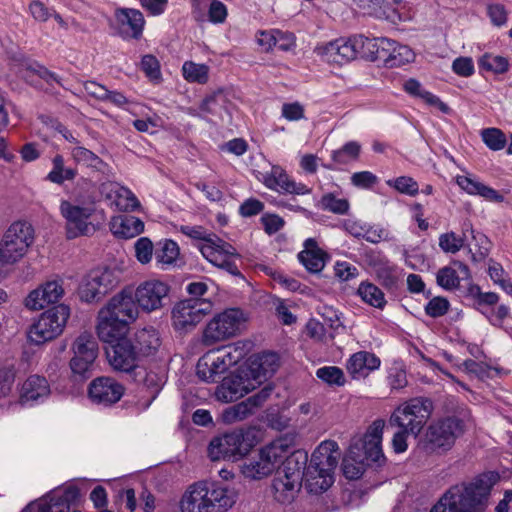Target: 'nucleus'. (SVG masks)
<instances>
[{"mask_svg": "<svg viewBox=\"0 0 512 512\" xmlns=\"http://www.w3.org/2000/svg\"><path fill=\"white\" fill-rule=\"evenodd\" d=\"M300 486L301 484L295 483V478L290 479L278 473L272 481L271 489L274 499L285 504L292 502Z\"/></svg>", "mask_w": 512, "mask_h": 512, "instance_id": "nucleus-37", "label": "nucleus"}, {"mask_svg": "<svg viewBox=\"0 0 512 512\" xmlns=\"http://www.w3.org/2000/svg\"><path fill=\"white\" fill-rule=\"evenodd\" d=\"M69 315V308L63 304L48 309L30 327L29 340L37 345L53 340L62 333Z\"/></svg>", "mask_w": 512, "mask_h": 512, "instance_id": "nucleus-10", "label": "nucleus"}, {"mask_svg": "<svg viewBox=\"0 0 512 512\" xmlns=\"http://www.w3.org/2000/svg\"><path fill=\"white\" fill-rule=\"evenodd\" d=\"M360 450L357 443H351L347 455L343 458L342 471L347 479H359L365 471V459L362 458Z\"/></svg>", "mask_w": 512, "mask_h": 512, "instance_id": "nucleus-33", "label": "nucleus"}, {"mask_svg": "<svg viewBox=\"0 0 512 512\" xmlns=\"http://www.w3.org/2000/svg\"><path fill=\"white\" fill-rule=\"evenodd\" d=\"M225 102V96L222 92L214 93L206 97L200 106L201 110L210 114H220L223 104Z\"/></svg>", "mask_w": 512, "mask_h": 512, "instance_id": "nucleus-58", "label": "nucleus"}, {"mask_svg": "<svg viewBox=\"0 0 512 512\" xmlns=\"http://www.w3.org/2000/svg\"><path fill=\"white\" fill-rule=\"evenodd\" d=\"M77 176V170L65 166L62 155L57 154L52 158V169L47 174L46 179L50 182L62 185L65 181H72Z\"/></svg>", "mask_w": 512, "mask_h": 512, "instance_id": "nucleus-40", "label": "nucleus"}, {"mask_svg": "<svg viewBox=\"0 0 512 512\" xmlns=\"http://www.w3.org/2000/svg\"><path fill=\"white\" fill-rule=\"evenodd\" d=\"M465 431L464 422L455 417H446L431 424L425 434L426 444L430 450L450 449L455 440Z\"/></svg>", "mask_w": 512, "mask_h": 512, "instance_id": "nucleus-15", "label": "nucleus"}, {"mask_svg": "<svg viewBox=\"0 0 512 512\" xmlns=\"http://www.w3.org/2000/svg\"><path fill=\"white\" fill-rule=\"evenodd\" d=\"M249 431L235 430L212 439L208 455L212 461H236L249 453L254 443Z\"/></svg>", "mask_w": 512, "mask_h": 512, "instance_id": "nucleus-9", "label": "nucleus"}, {"mask_svg": "<svg viewBox=\"0 0 512 512\" xmlns=\"http://www.w3.org/2000/svg\"><path fill=\"white\" fill-rule=\"evenodd\" d=\"M110 339H101L107 344L106 357L114 370L131 372L138 366L139 351L127 334L118 335L112 332Z\"/></svg>", "mask_w": 512, "mask_h": 512, "instance_id": "nucleus-11", "label": "nucleus"}, {"mask_svg": "<svg viewBox=\"0 0 512 512\" xmlns=\"http://www.w3.org/2000/svg\"><path fill=\"white\" fill-rule=\"evenodd\" d=\"M124 391V386L114 378L102 376L90 383L88 394L93 403L110 406L121 399Z\"/></svg>", "mask_w": 512, "mask_h": 512, "instance_id": "nucleus-21", "label": "nucleus"}, {"mask_svg": "<svg viewBox=\"0 0 512 512\" xmlns=\"http://www.w3.org/2000/svg\"><path fill=\"white\" fill-rule=\"evenodd\" d=\"M48 304L40 287L31 291L25 299V306L30 310H40Z\"/></svg>", "mask_w": 512, "mask_h": 512, "instance_id": "nucleus-62", "label": "nucleus"}, {"mask_svg": "<svg viewBox=\"0 0 512 512\" xmlns=\"http://www.w3.org/2000/svg\"><path fill=\"white\" fill-rule=\"evenodd\" d=\"M341 452L334 440L322 441L311 456L306 472L307 488L322 493L334 483V471Z\"/></svg>", "mask_w": 512, "mask_h": 512, "instance_id": "nucleus-4", "label": "nucleus"}, {"mask_svg": "<svg viewBox=\"0 0 512 512\" xmlns=\"http://www.w3.org/2000/svg\"><path fill=\"white\" fill-rule=\"evenodd\" d=\"M180 232L191 239L201 241L198 248L210 263L226 270L232 275H240V271L232 259L235 255V249L232 245L219 238L216 234L208 232L202 226L182 225Z\"/></svg>", "mask_w": 512, "mask_h": 512, "instance_id": "nucleus-5", "label": "nucleus"}, {"mask_svg": "<svg viewBox=\"0 0 512 512\" xmlns=\"http://www.w3.org/2000/svg\"><path fill=\"white\" fill-rule=\"evenodd\" d=\"M71 156L77 163L96 169H100L103 165V161L95 153L82 146L74 147L71 150Z\"/></svg>", "mask_w": 512, "mask_h": 512, "instance_id": "nucleus-47", "label": "nucleus"}, {"mask_svg": "<svg viewBox=\"0 0 512 512\" xmlns=\"http://www.w3.org/2000/svg\"><path fill=\"white\" fill-rule=\"evenodd\" d=\"M233 488L199 481L188 486L179 506L181 512H227L236 503Z\"/></svg>", "mask_w": 512, "mask_h": 512, "instance_id": "nucleus-2", "label": "nucleus"}, {"mask_svg": "<svg viewBox=\"0 0 512 512\" xmlns=\"http://www.w3.org/2000/svg\"><path fill=\"white\" fill-rule=\"evenodd\" d=\"M387 380L392 390H400L406 387L408 383L406 371L397 365H394L389 369Z\"/></svg>", "mask_w": 512, "mask_h": 512, "instance_id": "nucleus-56", "label": "nucleus"}, {"mask_svg": "<svg viewBox=\"0 0 512 512\" xmlns=\"http://www.w3.org/2000/svg\"><path fill=\"white\" fill-rule=\"evenodd\" d=\"M326 253L323 252L313 238H308L304 243V250L298 255L300 262L306 269L313 273H318L325 266Z\"/></svg>", "mask_w": 512, "mask_h": 512, "instance_id": "nucleus-30", "label": "nucleus"}, {"mask_svg": "<svg viewBox=\"0 0 512 512\" xmlns=\"http://www.w3.org/2000/svg\"><path fill=\"white\" fill-rule=\"evenodd\" d=\"M50 394V388L47 380L38 375L30 376L22 386L21 401H38L47 398Z\"/></svg>", "mask_w": 512, "mask_h": 512, "instance_id": "nucleus-35", "label": "nucleus"}, {"mask_svg": "<svg viewBox=\"0 0 512 512\" xmlns=\"http://www.w3.org/2000/svg\"><path fill=\"white\" fill-rule=\"evenodd\" d=\"M377 181V176L370 171L356 172L351 176V183L363 189L371 188Z\"/></svg>", "mask_w": 512, "mask_h": 512, "instance_id": "nucleus-61", "label": "nucleus"}, {"mask_svg": "<svg viewBox=\"0 0 512 512\" xmlns=\"http://www.w3.org/2000/svg\"><path fill=\"white\" fill-rule=\"evenodd\" d=\"M170 288L159 280H149L141 283L135 290L137 305L146 312L162 308L168 299Z\"/></svg>", "mask_w": 512, "mask_h": 512, "instance_id": "nucleus-19", "label": "nucleus"}, {"mask_svg": "<svg viewBox=\"0 0 512 512\" xmlns=\"http://www.w3.org/2000/svg\"><path fill=\"white\" fill-rule=\"evenodd\" d=\"M276 467L268 459L261 449L259 454L246 459L241 465V473L245 478L260 480L269 476Z\"/></svg>", "mask_w": 512, "mask_h": 512, "instance_id": "nucleus-28", "label": "nucleus"}, {"mask_svg": "<svg viewBox=\"0 0 512 512\" xmlns=\"http://www.w3.org/2000/svg\"><path fill=\"white\" fill-rule=\"evenodd\" d=\"M141 68L146 76L153 81L161 78L159 61L153 55H145L141 60Z\"/></svg>", "mask_w": 512, "mask_h": 512, "instance_id": "nucleus-57", "label": "nucleus"}, {"mask_svg": "<svg viewBox=\"0 0 512 512\" xmlns=\"http://www.w3.org/2000/svg\"><path fill=\"white\" fill-rule=\"evenodd\" d=\"M262 450L275 467L283 463L294 452L292 451L291 440L288 438L276 439L262 448Z\"/></svg>", "mask_w": 512, "mask_h": 512, "instance_id": "nucleus-39", "label": "nucleus"}, {"mask_svg": "<svg viewBox=\"0 0 512 512\" xmlns=\"http://www.w3.org/2000/svg\"><path fill=\"white\" fill-rule=\"evenodd\" d=\"M384 427L385 421L377 419L368 427L363 439L352 442L359 445L360 453L365 461L379 462L384 458L381 446Z\"/></svg>", "mask_w": 512, "mask_h": 512, "instance_id": "nucleus-22", "label": "nucleus"}, {"mask_svg": "<svg viewBox=\"0 0 512 512\" xmlns=\"http://www.w3.org/2000/svg\"><path fill=\"white\" fill-rule=\"evenodd\" d=\"M380 364V359L374 353L358 351L350 356L346 369L353 379H361L377 370Z\"/></svg>", "mask_w": 512, "mask_h": 512, "instance_id": "nucleus-27", "label": "nucleus"}, {"mask_svg": "<svg viewBox=\"0 0 512 512\" xmlns=\"http://www.w3.org/2000/svg\"><path fill=\"white\" fill-rule=\"evenodd\" d=\"M138 316V306L131 293L123 291L110 299L98 313L97 334L100 339H110L112 332L128 334L129 325Z\"/></svg>", "mask_w": 512, "mask_h": 512, "instance_id": "nucleus-3", "label": "nucleus"}, {"mask_svg": "<svg viewBox=\"0 0 512 512\" xmlns=\"http://www.w3.org/2000/svg\"><path fill=\"white\" fill-rule=\"evenodd\" d=\"M320 206L323 210L335 214H345L349 210L348 200L344 198H337L332 193H327L322 196Z\"/></svg>", "mask_w": 512, "mask_h": 512, "instance_id": "nucleus-50", "label": "nucleus"}, {"mask_svg": "<svg viewBox=\"0 0 512 512\" xmlns=\"http://www.w3.org/2000/svg\"><path fill=\"white\" fill-rule=\"evenodd\" d=\"M387 185L395 188L399 193L409 196H415L419 192L418 183L411 177L400 176L393 180H388Z\"/></svg>", "mask_w": 512, "mask_h": 512, "instance_id": "nucleus-52", "label": "nucleus"}, {"mask_svg": "<svg viewBox=\"0 0 512 512\" xmlns=\"http://www.w3.org/2000/svg\"><path fill=\"white\" fill-rule=\"evenodd\" d=\"M364 239L370 243L377 244L381 241L389 240V232L379 225L369 226L366 227Z\"/></svg>", "mask_w": 512, "mask_h": 512, "instance_id": "nucleus-63", "label": "nucleus"}, {"mask_svg": "<svg viewBox=\"0 0 512 512\" xmlns=\"http://www.w3.org/2000/svg\"><path fill=\"white\" fill-rule=\"evenodd\" d=\"M182 72L188 82L205 84L208 81L209 68L205 64L186 61L182 66Z\"/></svg>", "mask_w": 512, "mask_h": 512, "instance_id": "nucleus-43", "label": "nucleus"}, {"mask_svg": "<svg viewBox=\"0 0 512 512\" xmlns=\"http://www.w3.org/2000/svg\"><path fill=\"white\" fill-rule=\"evenodd\" d=\"M360 149L361 146L358 142L350 141L342 148L334 150L331 154V158L335 164H347L358 159Z\"/></svg>", "mask_w": 512, "mask_h": 512, "instance_id": "nucleus-44", "label": "nucleus"}, {"mask_svg": "<svg viewBox=\"0 0 512 512\" xmlns=\"http://www.w3.org/2000/svg\"><path fill=\"white\" fill-rule=\"evenodd\" d=\"M73 357L70 360V368L75 377L85 379L98 356V343L89 332L81 333L72 345Z\"/></svg>", "mask_w": 512, "mask_h": 512, "instance_id": "nucleus-14", "label": "nucleus"}, {"mask_svg": "<svg viewBox=\"0 0 512 512\" xmlns=\"http://www.w3.org/2000/svg\"><path fill=\"white\" fill-rule=\"evenodd\" d=\"M240 357L241 352L236 348L233 352L227 349L209 351L198 360L196 374L205 382H214L229 367L237 364Z\"/></svg>", "mask_w": 512, "mask_h": 512, "instance_id": "nucleus-13", "label": "nucleus"}, {"mask_svg": "<svg viewBox=\"0 0 512 512\" xmlns=\"http://www.w3.org/2000/svg\"><path fill=\"white\" fill-rule=\"evenodd\" d=\"M354 4L364 13L382 17L385 14L383 10L384 0H353Z\"/></svg>", "mask_w": 512, "mask_h": 512, "instance_id": "nucleus-60", "label": "nucleus"}, {"mask_svg": "<svg viewBox=\"0 0 512 512\" xmlns=\"http://www.w3.org/2000/svg\"><path fill=\"white\" fill-rule=\"evenodd\" d=\"M264 184L267 188L289 194L304 195L310 192V189L302 183H296L279 166H273L270 173L264 177Z\"/></svg>", "mask_w": 512, "mask_h": 512, "instance_id": "nucleus-25", "label": "nucleus"}, {"mask_svg": "<svg viewBox=\"0 0 512 512\" xmlns=\"http://www.w3.org/2000/svg\"><path fill=\"white\" fill-rule=\"evenodd\" d=\"M464 245V238L457 236L454 232L442 234L439 237L440 248L448 253L458 252Z\"/></svg>", "mask_w": 512, "mask_h": 512, "instance_id": "nucleus-53", "label": "nucleus"}, {"mask_svg": "<svg viewBox=\"0 0 512 512\" xmlns=\"http://www.w3.org/2000/svg\"><path fill=\"white\" fill-rule=\"evenodd\" d=\"M376 276L386 288H393L396 286L399 279L398 269L395 265L388 262H382L376 267Z\"/></svg>", "mask_w": 512, "mask_h": 512, "instance_id": "nucleus-46", "label": "nucleus"}, {"mask_svg": "<svg viewBox=\"0 0 512 512\" xmlns=\"http://www.w3.org/2000/svg\"><path fill=\"white\" fill-rule=\"evenodd\" d=\"M255 388V382L251 381L243 368H240L237 373L222 380L216 387L215 397L224 403L234 402Z\"/></svg>", "mask_w": 512, "mask_h": 512, "instance_id": "nucleus-20", "label": "nucleus"}, {"mask_svg": "<svg viewBox=\"0 0 512 512\" xmlns=\"http://www.w3.org/2000/svg\"><path fill=\"white\" fill-rule=\"evenodd\" d=\"M110 230L116 237L130 239L144 230V223L135 216L121 215L112 219Z\"/></svg>", "mask_w": 512, "mask_h": 512, "instance_id": "nucleus-31", "label": "nucleus"}, {"mask_svg": "<svg viewBox=\"0 0 512 512\" xmlns=\"http://www.w3.org/2000/svg\"><path fill=\"white\" fill-rule=\"evenodd\" d=\"M307 461V453L295 451L283 462V469L280 473L290 479L295 477V483L301 484L303 479L306 480Z\"/></svg>", "mask_w": 512, "mask_h": 512, "instance_id": "nucleus-32", "label": "nucleus"}, {"mask_svg": "<svg viewBox=\"0 0 512 512\" xmlns=\"http://www.w3.org/2000/svg\"><path fill=\"white\" fill-rule=\"evenodd\" d=\"M212 311V303L205 299L191 298L182 300L172 310L173 325L176 329H188L196 326Z\"/></svg>", "mask_w": 512, "mask_h": 512, "instance_id": "nucleus-18", "label": "nucleus"}, {"mask_svg": "<svg viewBox=\"0 0 512 512\" xmlns=\"http://www.w3.org/2000/svg\"><path fill=\"white\" fill-rule=\"evenodd\" d=\"M433 411V403L427 398H413L397 407L391 414L389 426L403 429L417 437Z\"/></svg>", "mask_w": 512, "mask_h": 512, "instance_id": "nucleus-7", "label": "nucleus"}, {"mask_svg": "<svg viewBox=\"0 0 512 512\" xmlns=\"http://www.w3.org/2000/svg\"><path fill=\"white\" fill-rule=\"evenodd\" d=\"M316 376L329 385L343 386L346 382L344 372L336 366H324L316 371Z\"/></svg>", "mask_w": 512, "mask_h": 512, "instance_id": "nucleus-48", "label": "nucleus"}, {"mask_svg": "<svg viewBox=\"0 0 512 512\" xmlns=\"http://www.w3.org/2000/svg\"><path fill=\"white\" fill-rule=\"evenodd\" d=\"M449 301L444 297H434L425 306V312L432 318L445 315L449 309Z\"/></svg>", "mask_w": 512, "mask_h": 512, "instance_id": "nucleus-54", "label": "nucleus"}, {"mask_svg": "<svg viewBox=\"0 0 512 512\" xmlns=\"http://www.w3.org/2000/svg\"><path fill=\"white\" fill-rule=\"evenodd\" d=\"M180 254L179 246L172 240L159 242L155 250V263L160 269H167L175 264Z\"/></svg>", "mask_w": 512, "mask_h": 512, "instance_id": "nucleus-38", "label": "nucleus"}, {"mask_svg": "<svg viewBox=\"0 0 512 512\" xmlns=\"http://www.w3.org/2000/svg\"><path fill=\"white\" fill-rule=\"evenodd\" d=\"M117 284V278L112 270L94 269L83 279L79 287V297L90 303L100 300Z\"/></svg>", "mask_w": 512, "mask_h": 512, "instance_id": "nucleus-17", "label": "nucleus"}, {"mask_svg": "<svg viewBox=\"0 0 512 512\" xmlns=\"http://www.w3.org/2000/svg\"><path fill=\"white\" fill-rule=\"evenodd\" d=\"M244 321L242 311L235 308L226 309L207 323L203 332V342L206 345H213L236 336L240 333Z\"/></svg>", "mask_w": 512, "mask_h": 512, "instance_id": "nucleus-12", "label": "nucleus"}, {"mask_svg": "<svg viewBox=\"0 0 512 512\" xmlns=\"http://www.w3.org/2000/svg\"><path fill=\"white\" fill-rule=\"evenodd\" d=\"M136 258L142 264H147L153 256V243L150 239L142 237L135 243Z\"/></svg>", "mask_w": 512, "mask_h": 512, "instance_id": "nucleus-55", "label": "nucleus"}, {"mask_svg": "<svg viewBox=\"0 0 512 512\" xmlns=\"http://www.w3.org/2000/svg\"><path fill=\"white\" fill-rule=\"evenodd\" d=\"M250 406L244 400L238 404L227 407L223 410L221 418L226 424H233L235 422L242 421L252 415Z\"/></svg>", "mask_w": 512, "mask_h": 512, "instance_id": "nucleus-45", "label": "nucleus"}, {"mask_svg": "<svg viewBox=\"0 0 512 512\" xmlns=\"http://www.w3.org/2000/svg\"><path fill=\"white\" fill-rule=\"evenodd\" d=\"M70 493L67 491L62 497L48 495L42 498L39 502L38 512H69Z\"/></svg>", "mask_w": 512, "mask_h": 512, "instance_id": "nucleus-42", "label": "nucleus"}, {"mask_svg": "<svg viewBox=\"0 0 512 512\" xmlns=\"http://www.w3.org/2000/svg\"><path fill=\"white\" fill-rule=\"evenodd\" d=\"M279 366V357L274 352H263L252 356L246 367H242L255 387L271 377Z\"/></svg>", "mask_w": 512, "mask_h": 512, "instance_id": "nucleus-23", "label": "nucleus"}, {"mask_svg": "<svg viewBox=\"0 0 512 512\" xmlns=\"http://www.w3.org/2000/svg\"><path fill=\"white\" fill-rule=\"evenodd\" d=\"M482 140L493 151H499L506 146L505 134L498 128H486L481 132Z\"/></svg>", "mask_w": 512, "mask_h": 512, "instance_id": "nucleus-49", "label": "nucleus"}, {"mask_svg": "<svg viewBox=\"0 0 512 512\" xmlns=\"http://www.w3.org/2000/svg\"><path fill=\"white\" fill-rule=\"evenodd\" d=\"M369 58L382 61L387 67H400L414 59V52L406 45H401L388 38L371 39Z\"/></svg>", "mask_w": 512, "mask_h": 512, "instance_id": "nucleus-16", "label": "nucleus"}, {"mask_svg": "<svg viewBox=\"0 0 512 512\" xmlns=\"http://www.w3.org/2000/svg\"><path fill=\"white\" fill-rule=\"evenodd\" d=\"M357 293L365 303L375 308L383 309L386 305L384 293L373 283L362 282L358 287Z\"/></svg>", "mask_w": 512, "mask_h": 512, "instance_id": "nucleus-41", "label": "nucleus"}, {"mask_svg": "<svg viewBox=\"0 0 512 512\" xmlns=\"http://www.w3.org/2000/svg\"><path fill=\"white\" fill-rule=\"evenodd\" d=\"M334 271L335 275L342 281H348L358 276V269L348 262H337Z\"/></svg>", "mask_w": 512, "mask_h": 512, "instance_id": "nucleus-64", "label": "nucleus"}, {"mask_svg": "<svg viewBox=\"0 0 512 512\" xmlns=\"http://www.w3.org/2000/svg\"><path fill=\"white\" fill-rule=\"evenodd\" d=\"M453 266H446L437 272V284L446 290H453L459 287L461 276L467 278L469 276V268L460 261H455Z\"/></svg>", "mask_w": 512, "mask_h": 512, "instance_id": "nucleus-34", "label": "nucleus"}, {"mask_svg": "<svg viewBox=\"0 0 512 512\" xmlns=\"http://www.w3.org/2000/svg\"><path fill=\"white\" fill-rule=\"evenodd\" d=\"M101 195L119 211H133L139 207L137 197L117 182L107 181L100 186Z\"/></svg>", "mask_w": 512, "mask_h": 512, "instance_id": "nucleus-24", "label": "nucleus"}, {"mask_svg": "<svg viewBox=\"0 0 512 512\" xmlns=\"http://www.w3.org/2000/svg\"><path fill=\"white\" fill-rule=\"evenodd\" d=\"M456 182L461 189L470 195H479L484 199L495 203H502L504 201V196L501 195L498 191L485 185L475 178L461 175L457 176Z\"/></svg>", "mask_w": 512, "mask_h": 512, "instance_id": "nucleus-29", "label": "nucleus"}, {"mask_svg": "<svg viewBox=\"0 0 512 512\" xmlns=\"http://www.w3.org/2000/svg\"><path fill=\"white\" fill-rule=\"evenodd\" d=\"M40 288L49 304L56 303L64 294L62 284L57 280L48 281L41 285Z\"/></svg>", "mask_w": 512, "mask_h": 512, "instance_id": "nucleus-59", "label": "nucleus"}, {"mask_svg": "<svg viewBox=\"0 0 512 512\" xmlns=\"http://www.w3.org/2000/svg\"><path fill=\"white\" fill-rule=\"evenodd\" d=\"M371 39L363 35L340 38L316 48V52L328 63L342 65L354 60L358 55L369 58Z\"/></svg>", "mask_w": 512, "mask_h": 512, "instance_id": "nucleus-8", "label": "nucleus"}, {"mask_svg": "<svg viewBox=\"0 0 512 512\" xmlns=\"http://www.w3.org/2000/svg\"><path fill=\"white\" fill-rule=\"evenodd\" d=\"M479 66L494 73H504L508 69V60L502 56L484 54L479 59Z\"/></svg>", "mask_w": 512, "mask_h": 512, "instance_id": "nucleus-51", "label": "nucleus"}, {"mask_svg": "<svg viewBox=\"0 0 512 512\" xmlns=\"http://www.w3.org/2000/svg\"><path fill=\"white\" fill-rule=\"evenodd\" d=\"M125 38L139 39L142 35L145 19L141 11L133 8H117L114 13Z\"/></svg>", "mask_w": 512, "mask_h": 512, "instance_id": "nucleus-26", "label": "nucleus"}, {"mask_svg": "<svg viewBox=\"0 0 512 512\" xmlns=\"http://www.w3.org/2000/svg\"><path fill=\"white\" fill-rule=\"evenodd\" d=\"M60 213L66 221V235L69 239L93 234L100 224L98 216L101 215L100 220L104 219L103 211L97 209L93 200H62Z\"/></svg>", "mask_w": 512, "mask_h": 512, "instance_id": "nucleus-6", "label": "nucleus"}, {"mask_svg": "<svg viewBox=\"0 0 512 512\" xmlns=\"http://www.w3.org/2000/svg\"><path fill=\"white\" fill-rule=\"evenodd\" d=\"M141 356L153 355L160 347V337L153 327H145L136 331L132 339Z\"/></svg>", "mask_w": 512, "mask_h": 512, "instance_id": "nucleus-36", "label": "nucleus"}, {"mask_svg": "<svg viewBox=\"0 0 512 512\" xmlns=\"http://www.w3.org/2000/svg\"><path fill=\"white\" fill-rule=\"evenodd\" d=\"M497 477L481 474L470 482H463L447 490L430 512H485L490 492Z\"/></svg>", "mask_w": 512, "mask_h": 512, "instance_id": "nucleus-1", "label": "nucleus"}]
</instances>
